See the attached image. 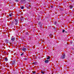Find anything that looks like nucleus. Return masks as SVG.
Listing matches in <instances>:
<instances>
[{"label":"nucleus","instance_id":"obj_1","mask_svg":"<svg viewBox=\"0 0 74 74\" xmlns=\"http://www.w3.org/2000/svg\"><path fill=\"white\" fill-rule=\"evenodd\" d=\"M18 23V21L17 19H15L14 21H13L12 22L11 24L12 25H17Z\"/></svg>","mask_w":74,"mask_h":74},{"label":"nucleus","instance_id":"obj_2","mask_svg":"<svg viewBox=\"0 0 74 74\" xmlns=\"http://www.w3.org/2000/svg\"><path fill=\"white\" fill-rule=\"evenodd\" d=\"M15 40V38L14 37H12L11 39V41H12V42H10V44H13V42H14V41Z\"/></svg>","mask_w":74,"mask_h":74},{"label":"nucleus","instance_id":"obj_3","mask_svg":"<svg viewBox=\"0 0 74 74\" xmlns=\"http://www.w3.org/2000/svg\"><path fill=\"white\" fill-rule=\"evenodd\" d=\"M61 59H64L65 58V54H64L61 57Z\"/></svg>","mask_w":74,"mask_h":74},{"label":"nucleus","instance_id":"obj_4","mask_svg":"<svg viewBox=\"0 0 74 74\" xmlns=\"http://www.w3.org/2000/svg\"><path fill=\"white\" fill-rule=\"evenodd\" d=\"M22 50H23V51H24V52H26V49L25 47H23L22 49Z\"/></svg>","mask_w":74,"mask_h":74},{"label":"nucleus","instance_id":"obj_5","mask_svg":"<svg viewBox=\"0 0 74 74\" xmlns=\"http://www.w3.org/2000/svg\"><path fill=\"white\" fill-rule=\"evenodd\" d=\"M15 64V61H13L12 62V65H14Z\"/></svg>","mask_w":74,"mask_h":74},{"label":"nucleus","instance_id":"obj_6","mask_svg":"<svg viewBox=\"0 0 74 74\" xmlns=\"http://www.w3.org/2000/svg\"><path fill=\"white\" fill-rule=\"evenodd\" d=\"M45 63H48L49 62V60H45Z\"/></svg>","mask_w":74,"mask_h":74},{"label":"nucleus","instance_id":"obj_7","mask_svg":"<svg viewBox=\"0 0 74 74\" xmlns=\"http://www.w3.org/2000/svg\"><path fill=\"white\" fill-rule=\"evenodd\" d=\"M21 9L22 10L24 9V6H21Z\"/></svg>","mask_w":74,"mask_h":74},{"label":"nucleus","instance_id":"obj_8","mask_svg":"<svg viewBox=\"0 0 74 74\" xmlns=\"http://www.w3.org/2000/svg\"><path fill=\"white\" fill-rule=\"evenodd\" d=\"M5 62H7V61H8V59H7V58H5Z\"/></svg>","mask_w":74,"mask_h":74},{"label":"nucleus","instance_id":"obj_9","mask_svg":"<svg viewBox=\"0 0 74 74\" xmlns=\"http://www.w3.org/2000/svg\"><path fill=\"white\" fill-rule=\"evenodd\" d=\"M32 73H33V74H36V72L35 71H33L32 72Z\"/></svg>","mask_w":74,"mask_h":74},{"label":"nucleus","instance_id":"obj_10","mask_svg":"<svg viewBox=\"0 0 74 74\" xmlns=\"http://www.w3.org/2000/svg\"><path fill=\"white\" fill-rule=\"evenodd\" d=\"M73 6L71 5L70 6V8L71 9V8H73Z\"/></svg>","mask_w":74,"mask_h":74},{"label":"nucleus","instance_id":"obj_11","mask_svg":"<svg viewBox=\"0 0 74 74\" xmlns=\"http://www.w3.org/2000/svg\"><path fill=\"white\" fill-rule=\"evenodd\" d=\"M50 59V57L49 56L47 58V59L48 60V59Z\"/></svg>","mask_w":74,"mask_h":74},{"label":"nucleus","instance_id":"obj_12","mask_svg":"<svg viewBox=\"0 0 74 74\" xmlns=\"http://www.w3.org/2000/svg\"><path fill=\"white\" fill-rule=\"evenodd\" d=\"M6 42H7V43H8V40H5Z\"/></svg>","mask_w":74,"mask_h":74},{"label":"nucleus","instance_id":"obj_13","mask_svg":"<svg viewBox=\"0 0 74 74\" xmlns=\"http://www.w3.org/2000/svg\"><path fill=\"white\" fill-rule=\"evenodd\" d=\"M10 16H12V13H10L9 14Z\"/></svg>","mask_w":74,"mask_h":74},{"label":"nucleus","instance_id":"obj_14","mask_svg":"<svg viewBox=\"0 0 74 74\" xmlns=\"http://www.w3.org/2000/svg\"><path fill=\"white\" fill-rule=\"evenodd\" d=\"M40 23H39V27H40Z\"/></svg>","mask_w":74,"mask_h":74},{"label":"nucleus","instance_id":"obj_15","mask_svg":"<svg viewBox=\"0 0 74 74\" xmlns=\"http://www.w3.org/2000/svg\"><path fill=\"white\" fill-rule=\"evenodd\" d=\"M64 32H65V31L64 30H62V32H63V33H64Z\"/></svg>","mask_w":74,"mask_h":74},{"label":"nucleus","instance_id":"obj_16","mask_svg":"<svg viewBox=\"0 0 74 74\" xmlns=\"http://www.w3.org/2000/svg\"><path fill=\"white\" fill-rule=\"evenodd\" d=\"M54 24L55 25H56V22H55L54 23Z\"/></svg>","mask_w":74,"mask_h":74},{"label":"nucleus","instance_id":"obj_17","mask_svg":"<svg viewBox=\"0 0 74 74\" xmlns=\"http://www.w3.org/2000/svg\"><path fill=\"white\" fill-rule=\"evenodd\" d=\"M41 73H42V74H44V73L42 71H41Z\"/></svg>","mask_w":74,"mask_h":74},{"label":"nucleus","instance_id":"obj_18","mask_svg":"<svg viewBox=\"0 0 74 74\" xmlns=\"http://www.w3.org/2000/svg\"><path fill=\"white\" fill-rule=\"evenodd\" d=\"M24 60H27V58H25Z\"/></svg>","mask_w":74,"mask_h":74},{"label":"nucleus","instance_id":"obj_19","mask_svg":"<svg viewBox=\"0 0 74 74\" xmlns=\"http://www.w3.org/2000/svg\"><path fill=\"white\" fill-rule=\"evenodd\" d=\"M70 43H71V44H72V43H73V42H72V41H71Z\"/></svg>","mask_w":74,"mask_h":74},{"label":"nucleus","instance_id":"obj_20","mask_svg":"<svg viewBox=\"0 0 74 74\" xmlns=\"http://www.w3.org/2000/svg\"><path fill=\"white\" fill-rule=\"evenodd\" d=\"M23 53L21 54V56H22V55H23Z\"/></svg>","mask_w":74,"mask_h":74},{"label":"nucleus","instance_id":"obj_21","mask_svg":"<svg viewBox=\"0 0 74 74\" xmlns=\"http://www.w3.org/2000/svg\"><path fill=\"white\" fill-rule=\"evenodd\" d=\"M51 8H53V6H51Z\"/></svg>","mask_w":74,"mask_h":74},{"label":"nucleus","instance_id":"obj_22","mask_svg":"<svg viewBox=\"0 0 74 74\" xmlns=\"http://www.w3.org/2000/svg\"><path fill=\"white\" fill-rule=\"evenodd\" d=\"M15 1H18V0H15Z\"/></svg>","mask_w":74,"mask_h":74},{"label":"nucleus","instance_id":"obj_23","mask_svg":"<svg viewBox=\"0 0 74 74\" xmlns=\"http://www.w3.org/2000/svg\"><path fill=\"white\" fill-rule=\"evenodd\" d=\"M36 74H39V73H37Z\"/></svg>","mask_w":74,"mask_h":74},{"label":"nucleus","instance_id":"obj_24","mask_svg":"<svg viewBox=\"0 0 74 74\" xmlns=\"http://www.w3.org/2000/svg\"><path fill=\"white\" fill-rule=\"evenodd\" d=\"M30 6H31L30 5H29V7H30Z\"/></svg>","mask_w":74,"mask_h":74},{"label":"nucleus","instance_id":"obj_25","mask_svg":"<svg viewBox=\"0 0 74 74\" xmlns=\"http://www.w3.org/2000/svg\"><path fill=\"white\" fill-rule=\"evenodd\" d=\"M40 27H41L40 26Z\"/></svg>","mask_w":74,"mask_h":74}]
</instances>
